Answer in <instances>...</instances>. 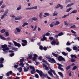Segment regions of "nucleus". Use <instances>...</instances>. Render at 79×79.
<instances>
[{
	"label": "nucleus",
	"mask_w": 79,
	"mask_h": 79,
	"mask_svg": "<svg viewBox=\"0 0 79 79\" xmlns=\"http://www.w3.org/2000/svg\"><path fill=\"white\" fill-rule=\"evenodd\" d=\"M42 62H43V67H44L45 68V69L46 70H49V69H48V68L47 67V66L45 64H47L48 65V67H49V66H50V65L48 63H47V62L46 61H45L44 59H43L42 60Z\"/></svg>",
	"instance_id": "1"
},
{
	"label": "nucleus",
	"mask_w": 79,
	"mask_h": 79,
	"mask_svg": "<svg viewBox=\"0 0 79 79\" xmlns=\"http://www.w3.org/2000/svg\"><path fill=\"white\" fill-rule=\"evenodd\" d=\"M7 47H8V45L6 44L2 45V47L3 48L2 50L4 51L3 52L4 53H7L8 52V51L7 50H9L10 48Z\"/></svg>",
	"instance_id": "2"
},
{
	"label": "nucleus",
	"mask_w": 79,
	"mask_h": 79,
	"mask_svg": "<svg viewBox=\"0 0 79 79\" xmlns=\"http://www.w3.org/2000/svg\"><path fill=\"white\" fill-rule=\"evenodd\" d=\"M45 57H46V60H47V59H48V61H49V62H51V61H52V62H53V63H56V61H55V60H54L53 59H51V57L48 56H45Z\"/></svg>",
	"instance_id": "3"
},
{
	"label": "nucleus",
	"mask_w": 79,
	"mask_h": 79,
	"mask_svg": "<svg viewBox=\"0 0 79 79\" xmlns=\"http://www.w3.org/2000/svg\"><path fill=\"white\" fill-rule=\"evenodd\" d=\"M20 29H19V28L17 27L16 28V30H15L14 31V32L15 34H18V33H20L22 29L21 27H20Z\"/></svg>",
	"instance_id": "4"
},
{
	"label": "nucleus",
	"mask_w": 79,
	"mask_h": 79,
	"mask_svg": "<svg viewBox=\"0 0 79 79\" xmlns=\"http://www.w3.org/2000/svg\"><path fill=\"white\" fill-rule=\"evenodd\" d=\"M22 59H20V63L19 64L20 66H21V67H24V64L23 63V61L24 60V58H22Z\"/></svg>",
	"instance_id": "5"
},
{
	"label": "nucleus",
	"mask_w": 79,
	"mask_h": 79,
	"mask_svg": "<svg viewBox=\"0 0 79 79\" xmlns=\"http://www.w3.org/2000/svg\"><path fill=\"white\" fill-rule=\"evenodd\" d=\"M30 68L31 69H32V70H31V74H34V73H35V69L33 66H30Z\"/></svg>",
	"instance_id": "6"
},
{
	"label": "nucleus",
	"mask_w": 79,
	"mask_h": 79,
	"mask_svg": "<svg viewBox=\"0 0 79 79\" xmlns=\"http://www.w3.org/2000/svg\"><path fill=\"white\" fill-rule=\"evenodd\" d=\"M36 71L37 72V73H39L40 76L41 77H42V76H45V75H44V74L43 73H42V71H39L38 70L36 69Z\"/></svg>",
	"instance_id": "7"
},
{
	"label": "nucleus",
	"mask_w": 79,
	"mask_h": 79,
	"mask_svg": "<svg viewBox=\"0 0 79 79\" xmlns=\"http://www.w3.org/2000/svg\"><path fill=\"white\" fill-rule=\"evenodd\" d=\"M57 65H58V68L59 69H60V70H61V71H64V69H63L61 67L63 66V65L59 63H57Z\"/></svg>",
	"instance_id": "8"
},
{
	"label": "nucleus",
	"mask_w": 79,
	"mask_h": 79,
	"mask_svg": "<svg viewBox=\"0 0 79 79\" xmlns=\"http://www.w3.org/2000/svg\"><path fill=\"white\" fill-rule=\"evenodd\" d=\"M13 42L15 46L18 47H21V44H20L16 42H15V41H13Z\"/></svg>",
	"instance_id": "9"
},
{
	"label": "nucleus",
	"mask_w": 79,
	"mask_h": 79,
	"mask_svg": "<svg viewBox=\"0 0 79 79\" xmlns=\"http://www.w3.org/2000/svg\"><path fill=\"white\" fill-rule=\"evenodd\" d=\"M26 68L24 67L23 69L24 72H27L29 70L30 66H27Z\"/></svg>",
	"instance_id": "10"
},
{
	"label": "nucleus",
	"mask_w": 79,
	"mask_h": 79,
	"mask_svg": "<svg viewBox=\"0 0 79 79\" xmlns=\"http://www.w3.org/2000/svg\"><path fill=\"white\" fill-rule=\"evenodd\" d=\"M58 59L59 61H65L64 58H63V57L62 56H59L58 57Z\"/></svg>",
	"instance_id": "11"
},
{
	"label": "nucleus",
	"mask_w": 79,
	"mask_h": 79,
	"mask_svg": "<svg viewBox=\"0 0 79 79\" xmlns=\"http://www.w3.org/2000/svg\"><path fill=\"white\" fill-rule=\"evenodd\" d=\"M30 27L31 29H32L33 31H36V29H37V25H35V27L34 28V26L32 25H31Z\"/></svg>",
	"instance_id": "12"
},
{
	"label": "nucleus",
	"mask_w": 79,
	"mask_h": 79,
	"mask_svg": "<svg viewBox=\"0 0 79 79\" xmlns=\"http://www.w3.org/2000/svg\"><path fill=\"white\" fill-rule=\"evenodd\" d=\"M43 38L41 39V41H44L47 40V37H45V35H44L42 36Z\"/></svg>",
	"instance_id": "13"
},
{
	"label": "nucleus",
	"mask_w": 79,
	"mask_h": 79,
	"mask_svg": "<svg viewBox=\"0 0 79 79\" xmlns=\"http://www.w3.org/2000/svg\"><path fill=\"white\" fill-rule=\"evenodd\" d=\"M8 13V10L7 9L5 10L4 13V15L6 16H7V14Z\"/></svg>",
	"instance_id": "14"
},
{
	"label": "nucleus",
	"mask_w": 79,
	"mask_h": 79,
	"mask_svg": "<svg viewBox=\"0 0 79 79\" xmlns=\"http://www.w3.org/2000/svg\"><path fill=\"white\" fill-rule=\"evenodd\" d=\"M22 19V16L17 17L15 18V20H20V19Z\"/></svg>",
	"instance_id": "15"
},
{
	"label": "nucleus",
	"mask_w": 79,
	"mask_h": 79,
	"mask_svg": "<svg viewBox=\"0 0 79 79\" xmlns=\"http://www.w3.org/2000/svg\"><path fill=\"white\" fill-rule=\"evenodd\" d=\"M12 71H10L8 72H7L6 73V76H10V74H12Z\"/></svg>",
	"instance_id": "16"
},
{
	"label": "nucleus",
	"mask_w": 79,
	"mask_h": 79,
	"mask_svg": "<svg viewBox=\"0 0 79 79\" xmlns=\"http://www.w3.org/2000/svg\"><path fill=\"white\" fill-rule=\"evenodd\" d=\"M49 69H50L51 71V72H52V73H53L54 74L55 76H56V73H55V71L53 70H52V68H49Z\"/></svg>",
	"instance_id": "17"
},
{
	"label": "nucleus",
	"mask_w": 79,
	"mask_h": 79,
	"mask_svg": "<svg viewBox=\"0 0 79 79\" xmlns=\"http://www.w3.org/2000/svg\"><path fill=\"white\" fill-rule=\"evenodd\" d=\"M32 52H31V54L28 55V58L30 59H32Z\"/></svg>",
	"instance_id": "18"
},
{
	"label": "nucleus",
	"mask_w": 79,
	"mask_h": 79,
	"mask_svg": "<svg viewBox=\"0 0 79 79\" xmlns=\"http://www.w3.org/2000/svg\"><path fill=\"white\" fill-rule=\"evenodd\" d=\"M4 61V59L2 57H1L0 58V63L2 64L3 63V61Z\"/></svg>",
	"instance_id": "19"
},
{
	"label": "nucleus",
	"mask_w": 79,
	"mask_h": 79,
	"mask_svg": "<svg viewBox=\"0 0 79 79\" xmlns=\"http://www.w3.org/2000/svg\"><path fill=\"white\" fill-rule=\"evenodd\" d=\"M48 74H49L52 77H53V73H52L50 71H48Z\"/></svg>",
	"instance_id": "20"
},
{
	"label": "nucleus",
	"mask_w": 79,
	"mask_h": 79,
	"mask_svg": "<svg viewBox=\"0 0 79 79\" xmlns=\"http://www.w3.org/2000/svg\"><path fill=\"white\" fill-rule=\"evenodd\" d=\"M60 24V22L59 21H56V22L54 23V25H58Z\"/></svg>",
	"instance_id": "21"
},
{
	"label": "nucleus",
	"mask_w": 79,
	"mask_h": 79,
	"mask_svg": "<svg viewBox=\"0 0 79 79\" xmlns=\"http://www.w3.org/2000/svg\"><path fill=\"white\" fill-rule=\"evenodd\" d=\"M70 56L72 58H74H74H77V57H76V54H71L70 55Z\"/></svg>",
	"instance_id": "22"
},
{
	"label": "nucleus",
	"mask_w": 79,
	"mask_h": 79,
	"mask_svg": "<svg viewBox=\"0 0 79 79\" xmlns=\"http://www.w3.org/2000/svg\"><path fill=\"white\" fill-rule=\"evenodd\" d=\"M68 16H69V14H68L67 15H64L63 16L62 18H66V17Z\"/></svg>",
	"instance_id": "23"
},
{
	"label": "nucleus",
	"mask_w": 79,
	"mask_h": 79,
	"mask_svg": "<svg viewBox=\"0 0 79 79\" xmlns=\"http://www.w3.org/2000/svg\"><path fill=\"white\" fill-rule=\"evenodd\" d=\"M18 71H19V73H21L23 69L21 67H20L19 68H18Z\"/></svg>",
	"instance_id": "24"
},
{
	"label": "nucleus",
	"mask_w": 79,
	"mask_h": 79,
	"mask_svg": "<svg viewBox=\"0 0 79 79\" xmlns=\"http://www.w3.org/2000/svg\"><path fill=\"white\" fill-rule=\"evenodd\" d=\"M74 5V3H73L68 4L67 5V6L66 7V8H68V7H70V6H71L72 5Z\"/></svg>",
	"instance_id": "25"
},
{
	"label": "nucleus",
	"mask_w": 79,
	"mask_h": 79,
	"mask_svg": "<svg viewBox=\"0 0 79 79\" xmlns=\"http://www.w3.org/2000/svg\"><path fill=\"white\" fill-rule=\"evenodd\" d=\"M32 20L33 21H37V20H38V19H37V18L35 17H33L32 18Z\"/></svg>",
	"instance_id": "26"
},
{
	"label": "nucleus",
	"mask_w": 79,
	"mask_h": 79,
	"mask_svg": "<svg viewBox=\"0 0 79 79\" xmlns=\"http://www.w3.org/2000/svg\"><path fill=\"white\" fill-rule=\"evenodd\" d=\"M56 12L54 11V13H53L52 16H58V13H56Z\"/></svg>",
	"instance_id": "27"
},
{
	"label": "nucleus",
	"mask_w": 79,
	"mask_h": 79,
	"mask_svg": "<svg viewBox=\"0 0 79 79\" xmlns=\"http://www.w3.org/2000/svg\"><path fill=\"white\" fill-rule=\"evenodd\" d=\"M21 9V6H19L17 8L16 10L17 11H19V10H20Z\"/></svg>",
	"instance_id": "28"
},
{
	"label": "nucleus",
	"mask_w": 79,
	"mask_h": 79,
	"mask_svg": "<svg viewBox=\"0 0 79 79\" xmlns=\"http://www.w3.org/2000/svg\"><path fill=\"white\" fill-rule=\"evenodd\" d=\"M62 53L63 55H64V56H66V55H68V53H66L64 52H62Z\"/></svg>",
	"instance_id": "29"
},
{
	"label": "nucleus",
	"mask_w": 79,
	"mask_h": 79,
	"mask_svg": "<svg viewBox=\"0 0 79 79\" xmlns=\"http://www.w3.org/2000/svg\"><path fill=\"white\" fill-rule=\"evenodd\" d=\"M51 44L52 45H55L56 44V41L55 40L52 41L51 43Z\"/></svg>",
	"instance_id": "30"
},
{
	"label": "nucleus",
	"mask_w": 79,
	"mask_h": 79,
	"mask_svg": "<svg viewBox=\"0 0 79 79\" xmlns=\"http://www.w3.org/2000/svg\"><path fill=\"white\" fill-rule=\"evenodd\" d=\"M40 19H42L43 17H42V13L41 12L40 13L39 16Z\"/></svg>",
	"instance_id": "31"
},
{
	"label": "nucleus",
	"mask_w": 79,
	"mask_h": 79,
	"mask_svg": "<svg viewBox=\"0 0 79 79\" xmlns=\"http://www.w3.org/2000/svg\"><path fill=\"white\" fill-rule=\"evenodd\" d=\"M52 55H53V56H55V57H56V58H57V57H58V55H57V54L54 53L53 52H52Z\"/></svg>",
	"instance_id": "32"
},
{
	"label": "nucleus",
	"mask_w": 79,
	"mask_h": 79,
	"mask_svg": "<svg viewBox=\"0 0 79 79\" xmlns=\"http://www.w3.org/2000/svg\"><path fill=\"white\" fill-rule=\"evenodd\" d=\"M5 31H6L5 29H2L0 31V32H1V33H4Z\"/></svg>",
	"instance_id": "33"
},
{
	"label": "nucleus",
	"mask_w": 79,
	"mask_h": 79,
	"mask_svg": "<svg viewBox=\"0 0 79 79\" xmlns=\"http://www.w3.org/2000/svg\"><path fill=\"white\" fill-rule=\"evenodd\" d=\"M28 24L29 23H28L25 22L23 24V25H22V27H24V26H25L26 25H28Z\"/></svg>",
	"instance_id": "34"
},
{
	"label": "nucleus",
	"mask_w": 79,
	"mask_h": 79,
	"mask_svg": "<svg viewBox=\"0 0 79 79\" xmlns=\"http://www.w3.org/2000/svg\"><path fill=\"white\" fill-rule=\"evenodd\" d=\"M33 9H37V6H36L33 7H31V10H33Z\"/></svg>",
	"instance_id": "35"
},
{
	"label": "nucleus",
	"mask_w": 79,
	"mask_h": 79,
	"mask_svg": "<svg viewBox=\"0 0 79 79\" xmlns=\"http://www.w3.org/2000/svg\"><path fill=\"white\" fill-rule=\"evenodd\" d=\"M16 64H15L14 65V68H18V64L16 63Z\"/></svg>",
	"instance_id": "36"
},
{
	"label": "nucleus",
	"mask_w": 79,
	"mask_h": 79,
	"mask_svg": "<svg viewBox=\"0 0 79 79\" xmlns=\"http://www.w3.org/2000/svg\"><path fill=\"white\" fill-rule=\"evenodd\" d=\"M66 50L68 51V52H71V49L69 48H66Z\"/></svg>",
	"instance_id": "37"
},
{
	"label": "nucleus",
	"mask_w": 79,
	"mask_h": 79,
	"mask_svg": "<svg viewBox=\"0 0 79 79\" xmlns=\"http://www.w3.org/2000/svg\"><path fill=\"white\" fill-rule=\"evenodd\" d=\"M32 60L33 61H36V58L35 57H33L32 59Z\"/></svg>",
	"instance_id": "38"
},
{
	"label": "nucleus",
	"mask_w": 79,
	"mask_h": 79,
	"mask_svg": "<svg viewBox=\"0 0 79 79\" xmlns=\"http://www.w3.org/2000/svg\"><path fill=\"white\" fill-rule=\"evenodd\" d=\"M12 50H14V51H17L18 50V48H15L13 47L12 48Z\"/></svg>",
	"instance_id": "39"
},
{
	"label": "nucleus",
	"mask_w": 79,
	"mask_h": 79,
	"mask_svg": "<svg viewBox=\"0 0 79 79\" xmlns=\"http://www.w3.org/2000/svg\"><path fill=\"white\" fill-rule=\"evenodd\" d=\"M63 34H64L63 33L60 32L58 34V36H61V35H63Z\"/></svg>",
	"instance_id": "40"
},
{
	"label": "nucleus",
	"mask_w": 79,
	"mask_h": 79,
	"mask_svg": "<svg viewBox=\"0 0 79 79\" xmlns=\"http://www.w3.org/2000/svg\"><path fill=\"white\" fill-rule=\"evenodd\" d=\"M61 6H61V5L58 4L56 8H60V7H61Z\"/></svg>",
	"instance_id": "41"
},
{
	"label": "nucleus",
	"mask_w": 79,
	"mask_h": 79,
	"mask_svg": "<svg viewBox=\"0 0 79 79\" xmlns=\"http://www.w3.org/2000/svg\"><path fill=\"white\" fill-rule=\"evenodd\" d=\"M0 37L2 40H5V38H4V37H3V36L1 35H0Z\"/></svg>",
	"instance_id": "42"
},
{
	"label": "nucleus",
	"mask_w": 79,
	"mask_h": 79,
	"mask_svg": "<svg viewBox=\"0 0 79 79\" xmlns=\"http://www.w3.org/2000/svg\"><path fill=\"white\" fill-rule=\"evenodd\" d=\"M72 10V8H70L67 9L66 11V12H67L68 13V12H69V11L70 10Z\"/></svg>",
	"instance_id": "43"
},
{
	"label": "nucleus",
	"mask_w": 79,
	"mask_h": 79,
	"mask_svg": "<svg viewBox=\"0 0 79 79\" xmlns=\"http://www.w3.org/2000/svg\"><path fill=\"white\" fill-rule=\"evenodd\" d=\"M27 44V43H22V46H23V47H24V46H26V45Z\"/></svg>",
	"instance_id": "44"
},
{
	"label": "nucleus",
	"mask_w": 79,
	"mask_h": 79,
	"mask_svg": "<svg viewBox=\"0 0 79 79\" xmlns=\"http://www.w3.org/2000/svg\"><path fill=\"white\" fill-rule=\"evenodd\" d=\"M77 47L76 46H74L73 47V50H77Z\"/></svg>",
	"instance_id": "45"
},
{
	"label": "nucleus",
	"mask_w": 79,
	"mask_h": 79,
	"mask_svg": "<svg viewBox=\"0 0 79 79\" xmlns=\"http://www.w3.org/2000/svg\"><path fill=\"white\" fill-rule=\"evenodd\" d=\"M58 73L59 74V75L60 76H61V77H63V74H62V73L60 72H59Z\"/></svg>",
	"instance_id": "46"
},
{
	"label": "nucleus",
	"mask_w": 79,
	"mask_h": 79,
	"mask_svg": "<svg viewBox=\"0 0 79 79\" xmlns=\"http://www.w3.org/2000/svg\"><path fill=\"white\" fill-rule=\"evenodd\" d=\"M22 42L24 44H26V43H27V41L26 40H22Z\"/></svg>",
	"instance_id": "47"
},
{
	"label": "nucleus",
	"mask_w": 79,
	"mask_h": 79,
	"mask_svg": "<svg viewBox=\"0 0 79 79\" xmlns=\"http://www.w3.org/2000/svg\"><path fill=\"white\" fill-rule=\"evenodd\" d=\"M71 2V0H66L65 3H68V2Z\"/></svg>",
	"instance_id": "48"
},
{
	"label": "nucleus",
	"mask_w": 79,
	"mask_h": 79,
	"mask_svg": "<svg viewBox=\"0 0 79 79\" xmlns=\"http://www.w3.org/2000/svg\"><path fill=\"white\" fill-rule=\"evenodd\" d=\"M5 16H6L5 15H4V14H3V15H2V17H1V19H3L5 17Z\"/></svg>",
	"instance_id": "49"
},
{
	"label": "nucleus",
	"mask_w": 79,
	"mask_h": 79,
	"mask_svg": "<svg viewBox=\"0 0 79 79\" xmlns=\"http://www.w3.org/2000/svg\"><path fill=\"white\" fill-rule=\"evenodd\" d=\"M76 61V59L72 58L71 59V61L72 62H74Z\"/></svg>",
	"instance_id": "50"
},
{
	"label": "nucleus",
	"mask_w": 79,
	"mask_h": 79,
	"mask_svg": "<svg viewBox=\"0 0 79 79\" xmlns=\"http://www.w3.org/2000/svg\"><path fill=\"white\" fill-rule=\"evenodd\" d=\"M45 35H46V36H49V35H50V33H49V32H47L46 33V34Z\"/></svg>",
	"instance_id": "51"
},
{
	"label": "nucleus",
	"mask_w": 79,
	"mask_h": 79,
	"mask_svg": "<svg viewBox=\"0 0 79 79\" xmlns=\"http://www.w3.org/2000/svg\"><path fill=\"white\" fill-rule=\"evenodd\" d=\"M25 10H32V7H28V8H27L25 9Z\"/></svg>",
	"instance_id": "52"
},
{
	"label": "nucleus",
	"mask_w": 79,
	"mask_h": 79,
	"mask_svg": "<svg viewBox=\"0 0 79 79\" xmlns=\"http://www.w3.org/2000/svg\"><path fill=\"white\" fill-rule=\"evenodd\" d=\"M5 34L6 36H8V35H9L8 32L7 31H6L5 32Z\"/></svg>",
	"instance_id": "53"
},
{
	"label": "nucleus",
	"mask_w": 79,
	"mask_h": 79,
	"mask_svg": "<svg viewBox=\"0 0 79 79\" xmlns=\"http://www.w3.org/2000/svg\"><path fill=\"white\" fill-rule=\"evenodd\" d=\"M73 13H77V10H75L72 11Z\"/></svg>",
	"instance_id": "54"
},
{
	"label": "nucleus",
	"mask_w": 79,
	"mask_h": 79,
	"mask_svg": "<svg viewBox=\"0 0 79 79\" xmlns=\"http://www.w3.org/2000/svg\"><path fill=\"white\" fill-rule=\"evenodd\" d=\"M76 69H77V66H75L72 69V70H75Z\"/></svg>",
	"instance_id": "55"
},
{
	"label": "nucleus",
	"mask_w": 79,
	"mask_h": 79,
	"mask_svg": "<svg viewBox=\"0 0 79 79\" xmlns=\"http://www.w3.org/2000/svg\"><path fill=\"white\" fill-rule=\"evenodd\" d=\"M71 32L73 34H76V32L74 31L73 30H71Z\"/></svg>",
	"instance_id": "56"
},
{
	"label": "nucleus",
	"mask_w": 79,
	"mask_h": 79,
	"mask_svg": "<svg viewBox=\"0 0 79 79\" xmlns=\"http://www.w3.org/2000/svg\"><path fill=\"white\" fill-rule=\"evenodd\" d=\"M76 27L75 25H73L70 27V28H76Z\"/></svg>",
	"instance_id": "57"
},
{
	"label": "nucleus",
	"mask_w": 79,
	"mask_h": 79,
	"mask_svg": "<svg viewBox=\"0 0 79 79\" xmlns=\"http://www.w3.org/2000/svg\"><path fill=\"white\" fill-rule=\"evenodd\" d=\"M40 50H43V47L42 46H40Z\"/></svg>",
	"instance_id": "58"
},
{
	"label": "nucleus",
	"mask_w": 79,
	"mask_h": 79,
	"mask_svg": "<svg viewBox=\"0 0 79 79\" xmlns=\"http://www.w3.org/2000/svg\"><path fill=\"white\" fill-rule=\"evenodd\" d=\"M71 44L69 43V42H68L67 43H66V45H71Z\"/></svg>",
	"instance_id": "59"
},
{
	"label": "nucleus",
	"mask_w": 79,
	"mask_h": 79,
	"mask_svg": "<svg viewBox=\"0 0 79 79\" xmlns=\"http://www.w3.org/2000/svg\"><path fill=\"white\" fill-rule=\"evenodd\" d=\"M44 15H45V16H49V14L48 13H45Z\"/></svg>",
	"instance_id": "60"
},
{
	"label": "nucleus",
	"mask_w": 79,
	"mask_h": 79,
	"mask_svg": "<svg viewBox=\"0 0 79 79\" xmlns=\"http://www.w3.org/2000/svg\"><path fill=\"white\" fill-rule=\"evenodd\" d=\"M33 55L34 56V57H35V58H37V56H38L37 55L35 54H34Z\"/></svg>",
	"instance_id": "61"
},
{
	"label": "nucleus",
	"mask_w": 79,
	"mask_h": 79,
	"mask_svg": "<svg viewBox=\"0 0 79 79\" xmlns=\"http://www.w3.org/2000/svg\"><path fill=\"white\" fill-rule=\"evenodd\" d=\"M10 17H11V18H15V16L13 15H10Z\"/></svg>",
	"instance_id": "62"
},
{
	"label": "nucleus",
	"mask_w": 79,
	"mask_h": 79,
	"mask_svg": "<svg viewBox=\"0 0 79 79\" xmlns=\"http://www.w3.org/2000/svg\"><path fill=\"white\" fill-rule=\"evenodd\" d=\"M49 26L51 27H53V24L52 23H51L50 24Z\"/></svg>",
	"instance_id": "63"
},
{
	"label": "nucleus",
	"mask_w": 79,
	"mask_h": 79,
	"mask_svg": "<svg viewBox=\"0 0 79 79\" xmlns=\"http://www.w3.org/2000/svg\"><path fill=\"white\" fill-rule=\"evenodd\" d=\"M5 7V5H2V6H1V8H4Z\"/></svg>",
	"instance_id": "64"
}]
</instances>
